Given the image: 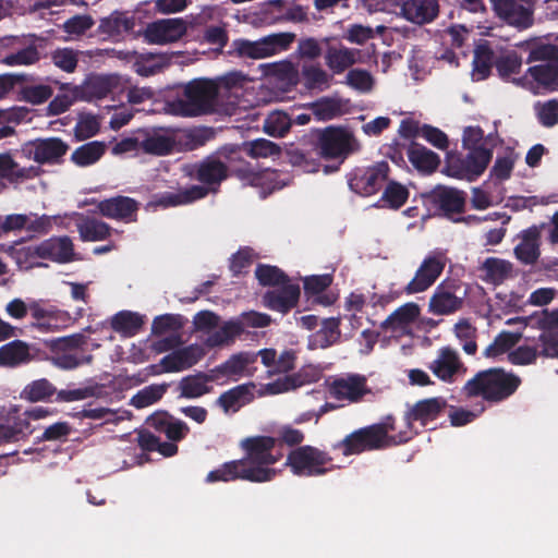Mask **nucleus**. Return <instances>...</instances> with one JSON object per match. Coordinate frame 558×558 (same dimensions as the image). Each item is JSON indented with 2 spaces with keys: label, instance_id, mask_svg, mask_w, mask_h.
Masks as SVG:
<instances>
[{
  "label": "nucleus",
  "instance_id": "37",
  "mask_svg": "<svg viewBox=\"0 0 558 558\" xmlns=\"http://www.w3.org/2000/svg\"><path fill=\"white\" fill-rule=\"evenodd\" d=\"M32 433L31 423L25 417L9 415L5 424H0V445L19 441Z\"/></svg>",
  "mask_w": 558,
  "mask_h": 558
},
{
  "label": "nucleus",
  "instance_id": "40",
  "mask_svg": "<svg viewBox=\"0 0 558 558\" xmlns=\"http://www.w3.org/2000/svg\"><path fill=\"white\" fill-rule=\"evenodd\" d=\"M244 332V324L238 320H229L225 323L220 328L211 331L205 343L209 348L221 347L230 344L236 337H240Z\"/></svg>",
  "mask_w": 558,
  "mask_h": 558
},
{
  "label": "nucleus",
  "instance_id": "42",
  "mask_svg": "<svg viewBox=\"0 0 558 558\" xmlns=\"http://www.w3.org/2000/svg\"><path fill=\"white\" fill-rule=\"evenodd\" d=\"M483 280L498 284L509 278L512 272V265L508 260L489 257L481 266Z\"/></svg>",
  "mask_w": 558,
  "mask_h": 558
},
{
  "label": "nucleus",
  "instance_id": "53",
  "mask_svg": "<svg viewBox=\"0 0 558 558\" xmlns=\"http://www.w3.org/2000/svg\"><path fill=\"white\" fill-rule=\"evenodd\" d=\"M95 22L90 15H74L62 24V29L66 34L65 41L77 40L82 38L87 31L94 26Z\"/></svg>",
  "mask_w": 558,
  "mask_h": 558
},
{
  "label": "nucleus",
  "instance_id": "59",
  "mask_svg": "<svg viewBox=\"0 0 558 558\" xmlns=\"http://www.w3.org/2000/svg\"><path fill=\"white\" fill-rule=\"evenodd\" d=\"M78 89L73 86H63L61 92L50 101L47 112L50 116H58L66 111L77 99Z\"/></svg>",
  "mask_w": 558,
  "mask_h": 558
},
{
  "label": "nucleus",
  "instance_id": "49",
  "mask_svg": "<svg viewBox=\"0 0 558 558\" xmlns=\"http://www.w3.org/2000/svg\"><path fill=\"white\" fill-rule=\"evenodd\" d=\"M461 300L444 287H438L429 302L430 311L447 314L460 310Z\"/></svg>",
  "mask_w": 558,
  "mask_h": 558
},
{
  "label": "nucleus",
  "instance_id": "8",
  "mask_svg": "<svg viewBox=\"0 0 558 558\" xmlns=\"http://www.w3.org/2000/svg\"><path fill=\"white\" fill-rule=\"evenodd\" d=\"M466 150L469 153L464 158L451 157L448 159L442 169L446 175L472 182L486 170L493 151L490 149Z\"/></svg>",
  "mask_w": 558,
  "mask_h": 558
},
{
  "label": "nucleus",
  "instance_id": "63",
  "mask_svg": "<svg viewBox=\"0 0 558 558\" xmlns=\"http://www.w3.org/2000/svg\"><path fill=\"white\" fill-rule=\"evenodd\" d=\"M291 126V119L282 111H274L268 114L264 123V131L275 137L283 136Z\"/></svg>",
  "mask_w": 558,
  "mask_h": 558
},
{
  "label": "nucleus",
  "instance_id": "33",
  "mask_svg": "<svg viewBox=\"0 0 558 558\" xmlns=\"http://www.w3.org/2000/svg\"><path fill=\"white\" fill-rule=\"evenodd\" d=\"M254 384H242L222 392L217 399L216 403L223 410L225 413L230 411L236 412L241 407L248 403L253 399L251 389Z\"/></svg>",
  "mask_w": 558,
  "mask_h": 558
},
{
  "label": "nucleus",
  "instance_id": "64",
  "mask_svg": "<svg viewBox=\"0 0 558 558\" xmlns=\"http://www.w3.org/2000/svg\"><path fill=\"white\" fill-rule=\"evenodd\" d=\"M242 151L252 158H267L277 156L279 154V147L268 140L259 138L243 144Z\"/></svg>",
  "mask_w": 558,
  "mask_h": 558
},
{
  "label": "nucleus",
  "instance_id": "2",
  "mask_svg": "<svg viewBox=\"0 0 558 558\" xmlns=\"http://www.w3.org/2000/svg\"><path fill=\"white\" fill-rule=\"evenodd\" d=\"M230 78L219 82L196 80L191 82L182 98L169 104V111L177 116L195 117L208 112L232 114L238 105L239 88L231 87Z\"/></svg>",
  "mask_w": 558,
  "mask_h": 558
},
{
  "label": "nucleus",
  "instance_id": "10",
  "mask_svg": "<svg viewBox=\"0 0 558 558\" xmlns=\"http://www.w3.org/2000/svg\"><path fill=\"white\" fill-rule=\"evenodd\" d=\"M381 436L383 433L378 427L368 425L347 435L342 440L335 444L332 448L341 450L344 457L361 454L365 451L381 450L386 448L380 439Z\"/></svg>",
  "mask_w": 558,
  "mask_h": 558
},
{
  "label": "nucleus",
  "instance_id": "18",
  "mask_svg": "<svg viewBox=\"0 0 558 558\" xmlns=\"http://www.w3.org/2000/svg\"><path fill=\"white\" fill-rule=\"evenodd\" d=\"M499 17L511 25L527 27L532 21L531 4L527 0H492Z\"/></svg>",
  "mask_w": 558,
  "mask_h": 558
},
{
  "label": "nucleus",
  "instance_id": "43",
  "mask_svg": "<svg viewBox=\"0 0 558 558\" xmlns=\"http://www.w3.org/2000/svg\"><path fill=\"white\" fill-rule=\"evenodd\" d=\"M29 360V348L21 340H14L0 347V365L14 367Z\"/></svg>",
  "mask_w": 558,
  "mask_h": 558
},
{
  "label": "nucleus",
  "instance_id": "31",
  "mask_svg": "<svg viewBox=\"0 0 558 558\" xmlns=\"http://www.w3.org/2000/svg\"><path fill=\"white\" fill-rule=\"evenodd\" d=\"M340 317L330 316L322 320L320 328L310 337V349H326L340 338Z\"/></svg>",
  "mask_w": 558,
  "mask_h": 558
},
{
  "label": "nucleus",
  "instance_id": "20",
  "mask_svg": "<svg viewBox=\"0 0 558 558\" xmlns=\"http://www.w3.org/2000/svg\"><path fill=\"white\" fill-rule=\"evenodd\" d=\"M541 331L536 337L542 342L539 355L550 359L558 357V316H535L532 328Z\"/></svg>",
  "mask_w": 558,
  "mask_h": 558
},
{
  "label": "nucleus",
  "instance_id": "11",
  "mask_svg": "<svg viewBox=\"0 0 558 558\" xmlns=\"http://www.w3.org/2000/svg\"><path fill=\"white\" fill-rule=\"evenodd\" d=\"M360 143L354 135L343 129L328 128L319 140V154L327 159H344L348 155L357 151Z\"/></svg>",
  "mask_w": 558,
  "mask_h": 558
},
{
  "label": "nucleus",
  "instance_id": "28",
  "mask_svg": "<svg viewBox=\"0 0 558 558\" xmlns=\"http://www.w3.org/2000/svg\"><path fill=\"white\" fill-rule=\"evenodd\" d=\"M128 85V80L120 75H99L88 81L87 90L96 98H104L110 94L116 95L124 92Z\"/></svg>",
  "mask_w": 558,
  "mask_h": 558
},
{
  "label": "nucleus",
  "instance_id": "25",
  "mask_svg": "<svg viewBox=\"0 0 558 558\" xmlns=\"http://www.w3.org/2000/svg\"><path fill=\"white\" fill-rule=\"evenodd\" d=\"M2 47L17 49L16 52L3 57L0 61L9 66L31 65L39 60V53L35 46L28 45L23 48L21 39L14 36L4 37L0 40Z\"/></svg>",
  "mask_w": 558,
  "mask_h": 558
},
{
  "label": "nucleus",
  "instance_id": "54",
  "mask_svg": "<svg viewBox=\"0 0 558 558\" xmlns=\"http://www.w3.org/2000/svg\"><path fill=\"white\" fill-rule=\"evenodd\" d=\"M168 387V384L147 386L132 397L131 404L136 409L149 407L162 398Z\"/></svg>",
  "mask_w": 558,
  "mask_h": 558
},
{
  "label": "nucleus",
  "instance_id": "21",
  "mask_svg": "<svg viewBox=\"0 0 558 558\" xmlns=\"http://www.w3.org/2000/svg\"><path fill=\"white\" fill-rule=\"evenodd\" d=\"M433 374L442 381L451 383L460 372H465L458 353L450 347L441 348L437 357L429 364Z\"/></svg>",
  "mask_w": 558,
  "mask_h": 558
},
{
  "label": "nucleus",
  "instance_id": "55",
  "mask_svg": "<svg viewBox=\"0 0 558 558\" xmlns=\"http://www.w3.org/2000/svg\"><path fill=\"white\" fill-rule=\"evenodd\" d=\"M12 255L21 269H31L33 267L43 266L40 259H44V257H41L39 243L16 248Z\"/></svg>",
  "mask_w": 558,
  "mask_h": 558
},
{
  "label": "nucleus",
  "instance_id": "17",
  "mask_svg": "<svg viewBox=\"0 0 558 558\" xmlns=\"http://www.w3.org/2000/svg\"><path fill=\"white\" fill-rule=\"evenodd\" d=\"M447 408V400L442 397H434L417 401L404 414L405 427L413 430V423L420 422L423 427L441 416Z\"/></svg>",
  "mask_w": 558,
  "mask_h": 558
},
{
  "label": "nucleus",
  "instance_id": "44",
  "mask_svg": "<svg viewBox=\"0 0 558 558\" xmlns=\"http://www.w3.org/2000/svg\"><path fill=\"white\" fill-rule=\"evenodd\" d=\"M411 165L421 172L430 173L439 165V157L424 146L413 144L408 150Z\"/></svg>",
  "mask_w": 558,
  "mask_h": 558
},
{
  "label": "nucleus",
  "instance_id": "46",
  "mask_svg": "<svg viewBox=\"0 0 558 558\" xmlns=\"http://www.w3.org/2000/svg\"><path fill=\"white\" fill-rule=\"evenodd\" d=\"M375 427H378L380 432L383 433V436L380 437L381 441L385 444L386 448L393 446V445H401L405 444L409 440H411L414 435L417 434L416 430H411L409 428H405L403 430H400L396 435H389V433L396 432V418L392 415L386 416L380 423L372 424Z\"/></svg>",
  "mask_w": 558,
  "mask_h": 558
},
{
  "label": "nucleus",
  "instance_id": "14",
  "mask_svg": "<svg viewBox=\"0 0 558 558\" xmlns=\"http://www.w3.org/2000/svg\"><path fill=\"white\" fill-rule=\"evenodd\" d=\"M184 325L183 316H155L151 330L160 337L155 342L158 352H167L183 343L180 330Z\"/></svg>",
  "mask_w": 558,
  "mask_h": 558
},
{
  "label": "nucleus",
  "instance_id": "30",
  "mask_svg": "<svg viewBox=\"0 0 558 558\" xmlns=\"http://www.w3.org/2000/svg\"><path fill=\"white\" fill-rule=\"evenodd\" d=\"M402 13L413 23H427L436 17L438 3L436 0H408L402 5Z\"/></svg>",
  "mask_w": 558,
  "mask_h": 558
},
{
  "label": "nucleus",
  "instance_id": "1",
  "mask_svg": "<svg viewBox=\"0 0 558 558\" xmlns=\"http://www.w3.org/2000/svg\"><path fill=\"white\" fill-rule=\"evenodd\" d=\"M244 456L238 460L222 463L206 476L207 483L234 482L267 483L276 478L279 471L272 465L283 458L278 448V439L272 436L256 435L240 441Z\"/></svg>",
  "mask_w": 558,
  "mask_h": 558
},
{
  "label": "nucleus",
  "instance_id": "22",
  "mask_svg": "<svg viewBox=\"0 0 558 558\" xmlns=\"http://www.w3.org/2000/svg\"><path fill=\"white\" fill-rule=\"evenodd\" d=\"M300 298V287L290 281L268 291L264 298L265 306L275 312L286 313L291 311Z\"/></svg>",
  "mask_w": 558,
  "mask_h": 558
},
{
  "label": "nucleus",
  "instance_id": "26",
  "mask_svg": "<svg viewBox=\"0 0 558 558\" xmlns=\"http://www.w3.org/2000/svg\"><path fill=\"white\" fill-rule=\"evenodd\" d=\"M217 381L213 371L209 373L197 372L194 375L183 377L179 383L180 397L196 399L213 391L209 383Z\"/></svg>",
  "mask_w": 558,
  "mask_h": 558
},
{
  "label": "nucleus",
  "instance_id": "5",
  "mask_svg": "<svg viewBox=\"0 0 558 558\" xmlns=\"http://www.w3.org/2000/svg\"><path fill=\"white\" fill-rule=\"evenodd\" d=\"M332 462L331 456L317 447L304 445L292 449L286 459L284 465L295 476H320L325 475L330 468L327 464Z\"/></svg>",
  "mask_w": 558,
  "mask_h": 558
},
{
  "label": "nucleus",
  "instance_id": "7",
  "mask_svg": "<svg viewBox=\"0 0 558 558\" xmlns=\"http://www.w3.org/2000/svg\"><path fill=\"white\" fill-rule=\"evenodd\" d=\"M85 344H87V338L83 333H73L56 339V350L51 357L53 365L61 369H74L89 364L93 356L86 353L83 348Z\"/></svg>",
  "mask_w": 558,
  "mask_h": 558
},
{
  "label": "nucleus",
  "instance_id": "41",
  "mask_svg": "<svg viewBox=\"0 0 558 558\" xmlns=\"http://www.w3.org/2000/svg\"><path fill=\"white\" fill-rule=\"evenodd\" d=\"M359 51L347 47L329 48L325 54L327 66L333 73H342L357 61Z\"/></svg>",
  "mask_w": 558,
  "mask_h": 558
},
{
  "label": "nucleus",
  "instance_id": "4",
  "mask_svg": "<svg viewBox=\"0 0 558 558\" xmlns=\"http://www.w3.org/2000/svg\"><path fill=\"white\" fill-rule=\"evenodd\" d=\"M531 58L546 62L530 68L524 76L513 78V83L533 93H539L542 89H558L557 47L549 44L539 45L532 50Z\"/></svg>",
  "mask_w": 558,
  "mask_h": 558
},
{
  "label": "nucleus",
  "instance_id": "9",
  "mask_svg": "<svg viewBox=\"0 0 558 558\" xmlns=\"http://www.w3.org/2000/svg\"><path fill=\"white\" fill-rule=\"evenodd\" d=\"M535 316H513L506 320L509 326L518 325L514 331H501L494 341L484 350L483 355L488 359L498 357L509 352L519 341L524 338L526 341H535L536 336L525 332L526 328L532 325Z\"/></svg>",
  "mask_w": 558,
  "mask_h": 558
},
{
  "label": "nucleus",
  "instance_id": "61",
  "mask_svg": "<svg viewBox=\"0 0 558 558\" xmlns=\"http://www.w3.org/2000/svg\"><path fill=\"white\" fill-rule=\"evenodd\" d=\"M226 175V167L217 160L204 161L197 170L198 180L206 184L219 183Z\"/></svg>",
  "mask_w": 558,
  "mask_h": 558
},
{
  "label": "nucleus",
  "instance_id": "52",
  "mask_svg": "<svg viewBox=\"0 0 558 558\" xmlns=\"http://www.w3.org/2000/svg\"><path fill=\"white\" fill-rule=\"evenodd\" d=\"M130 28L131 23L129 19L120 12H113L100 20L98 32L108 38H116Z\"/></svg>",
  "mask_w": 558,
  "mask_h": 558
},
{
  "label": "nucleus",
  "instance_id": "19",
  "mask_svg": "<svg viewBox=\"0 0 558 558\" xmlns=\"http://www.w3.org/2000/svg\"><path fill=\"white\" fill-rule=\"evenodd\" d=\"M445 267L442 255L426 257L416 270L414 278L409 282L407 290L410 293H417L429 288L439 277Z\"/></svg>",
  "mask_w": 558,
  "mask_h": 558
},
{
  "label": "nucleus",
  "instance_id": "34",
  "mask_svg": "<svg viewBox=\"0 0 558 558\" xmlns=\"http://www.w3.org/2000/svg\"><path fill=\"white\" fill-rule=\"evenodd\" d=\"M98 213L112 219H126L137 209L136 203L129 197L118 196L97 204Z\"/></svg>",
  "mask_w": 558,
  "mask_h": 558
},
{
  "label": "nucleus",
  "instance_id": "45",
  "mask_svg": "<svg viewBox=\"0 0 558 558\" xmlns=\"http://www.w3.org/2000/svg\"><path fill=\"white\" fill-rule=\"evenodd\" d=\"M307 107L317 120L326 121L343 114L347 102L339 98L324 97Z\"/></svg>",
  "mask_w": 558,
  "mask_h": 558
},
{
  "label": "nucleus",
  "instance_id": "3",
  "mask_svg": "<svg viewBox=\"0 0 558 558\" xmlns=\"http://www.w3.org/2000/svg\"><path fill=\"white\" fill-rule=\"evenodd\" d=\"M522 379L502 367H492L477 372L462 387V393L468 398L481 397L489 403H499L515 393Z\"/></svg>",
  "mask_w": 558,
  "mask_h": 558
},
{
  "label": "nucleus",
  "instance_id": "24",
  "mask_svg": "<svg viewBox=\"0 0 558 558\" xmlns=\"http://www.w3.org/2000/svg\"><path fill=\"white\" fill-rule=\"evenodd\" d=\"M142 149L151 155L163 156L172 151L177 143V134L173 130L156 129L149 132H141Z\"/></svg>",
  "mask_w": 558,
  "mask_h": 558
},
{
  "label": "nucleus",
  "instance_id": "51",
  "mask_svg": "<svg viewBox=\"0 0 558 558\" xmlns=\"http://www.w3.org/2000/svg\"><path fill=\"white\" fill-rule=\"evenodd\" d=\"M76 226L80 236L83 241H101L108 238L110 234L109 227L105 222L95 219L80 217V220L76 222Z\"/></svg>",
  "mask_w": 558,
  "mask_h": 558
},
{
  "label": "nucleus",
  "instance_id": "39",
  "mask_svg": "<svg viewBox=\"0 0 558 558\" xmlns=\"http://www.w3.org/2000/svg\"><path fill=\"white\" fill-rule=\"evenodd\" d=\"M175 441H161L158 436L147 429H141L137 433V445L144 451H157L163 457H173L178 453Z\"/></svg>",
  "mask_w": 558,
  "mask_h": 558
},
{
  "label": "nucleus",
  "instance_id": "48",
  "mask_svg": "<svg viewBox=\"0 0 558 558\" xmlns=\"http://www.w3.org/2000/svg\"><path fill=\"white\" fill-rule=\"evenodd\" d=\"M494 62L493 51L487 43H481L474 50L472 78L474 81L485 80Z\"/></svg>",
  "mask_w": 558,
  "mask_h": 558
},
{
  "label": "nucleus",
  "instance_id": "58",
  "mask_svg": "<svg viewBox=\"0 0 558 558\" xmlns=\"http://www.w3.org/2000/svg\"><path fill=\"white\" fill-rule=\"evenodd\" d=\"M408 197V189L404 185L392 181L389 182L384 190L380 202L383 207L397 209L405 203Z\"/></svg>",
  "mask_w": 558,
  "mask_h": 558
},
{
  "label": "nucleus",
  "instance_id": "56",
  "mask_svg": "<svg viewBox=\"0 0 558 558\" xmlns=\"http://www.w3.org/2000/svg\"><path fill=\"white\" fill-rule=\"evenodd\" d=\"M265 73L274 76L284 84H295L298 82V70L292 62L288 60L264 64Z\"/></svg>",
  "mask_w": 558,
  "mask_h": 558
},
{
  "label": "nucleus",
  "instance_id": "36",
  "mask_svg": "<svg viewBox=\"0 0 558 558\" xmlns=\"http://www.w3.org/2000/svg\"><path fill=\"white\" fill-rule=\"evenodd\" d=\"M208 193L204 186H192L180 192H168L161 195L157 201L151 202L149 206H179L203 198Z\"/></svg>",
  "mask_w": 558,
  "mask_h": 558
},
{
  "label": "nucleus",
  "instance_id": "47",
  "mask_svg": "<svg viewBox=\"0 0 558 558\" xmlns=\"http://www.w3.org/2000/svg\"><path fill=\"white\" fill-rule=\"evenodd\" d=\"M106 151L104 142H89L77 147L71 155V160L78 167H88L97 162Z\"/></svg>",
  "mask_w": 558,
  "mask_h": 558
},
{
  "label": "nucleus",
  "instance_id": "27",
  "mask_svg": "<svg viewBox=\"0 0 558 558\" xmlns=\"http://www.w3.org/2000/svg\"><path fill=\"white\" fill-rule=\"evenodd\" d=\"M41 257L56 263H69L75 259L73 243L68 236L50 238L39 243Z\"/></svg>",
  "mask_w": 558,
  "mask_h": 558
},
{
  "label": "nucleus",
  "instance_id": "12",
  "mask_svg": "<svg viewBox=\"0 0 558 558\" xmlns=\"http://www.w3.org/2000/svg\"><path fill=\"white\" fill-rule=\"evenodd\" d=\"M68 144L59 137L38 138L23 144L24 157L38 163H57L66 154Z\"/></svg>",
  "mask_w": 558,
  "mask_h": 558
},
{
  "label": "nucleus",
  "instance_id": "15",
  "mask_svg": "<svg viewBox=\"0 0 558 558\" xmlns=\"http://www.w3.org/2000/svg\"><path fill=\"white\" fill-rule=\"evenodd\" d=\"M183 19H161L149 23L144 29L145 40L154 45H166L179 40L186 33Z\"/></svg>",
  "mask_w": 558,
  "mask_h": 558
},
{
  "label": "nucleus",
  "instance_id": "35",
  "mask_svg": "<svg viewBox=\"0 0 558 558\" xmlns=\"http://www.w3.org/2000/svg\"><path fill=\"white\" fill-rule=\"evenodd\" d=\"M498 142L497 134L488 133L485 135L484 131L477 125L466 126L462 133V146L464 149H490L493 151Z\"/></svg>",
  "mask_w": 558,
  "mask_h": 558
},
{
  "label": "nucleus",
  "instance_id": "13",
  "mask_svg": "<svg viewBox=\"0 0 558 558\" xmlns=\"http://www.w3.org/2000/svg\"><path fill=\"white\" fill-rule=\"evenodd\" d=\"M389 166L378 162L372 167L355 169L349 179L350 189L363 196L375 194L388 177Z\"/></svg>",
  "mask_w": 558,
  "mask_h": 558
},
{
  "label": "nucleus",
  "instance_id": "32",
  "mask_svg": "<svg viewBox=\"0 0 558 558\" xmlns=\"http://www.w3.org/2000/svg\"><path fill=\"white\" fill-rule=\"evenodd\" d=\"M256 361V355L250 352H239L232 354L226 362L213 368L217 380L221 377L238 378L243 375L250 364Z\"/></svg>",
  "mask_w": 558,
  "mask_h": 558
},
{
  "label": "nucleus",
  "instance_id": "6",
  "mask_svg": "<svg viewBox=\"0 0 558 558\" xmlns=\"http://www.w3.org/2000/svg\"><path fill=\"white\" fill-rule=\"evenodd\" d=\"M294 38L292 33H278L255 41L236 39L232 43V48L240 57L264 59L288 49Z\"/></svg>",
  "mask_w": 558,
  "mask_h": 558
},
{
  "label": "nucleus",
  "instance_id": "16",
  "mask_svg": "<svg viewBox=\"0 0 558 558\" xmlns=\"http://www.w3.org/2000/svg\"><path fill=\"white\" fill-rule=\"evenodd\" d=\"M330 396L340 401L355 403L369 392L367 380L363 375L349 374L335 378L328 386Z\"/></svg>",
  "mask_w": 558,
  "mask_h": 558
},
{
  "label": "nucleus",
  "instance_id": "38",
  "mask_svg": "<svg viewBox=\"0 0 558 558\" xmlns=\"http://www.w3.org/2000/svg\"><path fill=\"white\" fill-rule=\"evenodd\" d=\"M39 174L37 167H20L9 154H0V178L17 182Z\"/></svg>",
  "mask_w": 558,
  "mask_h": 558
},
{
  "label": "nucleus",
  "instance_id": "50",
  "mask_svg": "<svg viewBox=\"0 0 558 558\" xmlns=\"http://www.w3.org/2000/svg\"><path fill=\"white\" fill-rule=\"evenodd\" d=\"M57 388L46 378L33 380L21 392V397L31 402L47 401L57 395Z\"/></svg>",
  "mask_w": 558,
  "mask_h": 558
},
{
  "label": "nucleus",
  "instance_id": "60",
  "mask_svg": "<svg viewBox=\"0 0 558 558\" xmlns=\"http://www.w3.org/2000/svg\"><path fill=\"white\" fill-rule=\"evenodd\" d=\"M255 277L260 286L277 288L288 282L287 276L276 266L258 265Z\"/></svg>",
  "mask_w": 558,
  "mask_h": 558
},
{
  "label": "nucleus",
  "instance_id": "29",
  "mask_svg": "<svg viewBox=\"0 0 558 558\" xmlns=\"http://www.w3.org/2000/svg\"><path fill=\"white\" fill-rule=\"evenodd\" d=\"M428 198L448 216L461 213L465 205L464 193L456 189L439 186L428 195Z\"/></svg>",
  "mask_w": 558,
  "mask_h": 558
},
{
  "label": "nucleus",
  "instance_id": "23",
  "mask_svg": "<svg viewBox=\"0 0 558 558\" xmlns=\"http://www.w3.org/2000/svg\"><path fill=\"white\" fill-rule=\"evenodd\" d=\"M302 281L305 295L313 304L329 306L336 302V294L325 292L332 283L330 274L306 276Z\"/></svg>",
  "mask_w": 558,
  "mask_h": 558
},
{
  "label": "nucleus",
  "instance_id": "57",
  "mask_svg": "<svg viewBox=\"0 0 558 558\" xmlns=\"http://www.w3.org/2000/svg\"><path fill=\"white\" fill-rule=\"evenodd\" d=\"M476 328L466 318L460 319L454 325V332L462 343V349L466 354L473 355L477 351Z\"/></svg>",
  "mask_w": 558,
  "mask_h": 558
},
{
  "label": "nucleus",
  "instance_id": "62",
  "mask_svg": "<svg viewBox=\"0 0 558 558\" xmlns=\"http://www.w3.org/2000/svg\"><path fill=\"white\" fill-rule=\"evenodd\" d=\"M304 84L307 88L324 90L329 87L330 75L319 66L307 65L302 71Z\"/></svg>",
  "mask_w": 558,
  "mask_h": 558
}]
</instances>
